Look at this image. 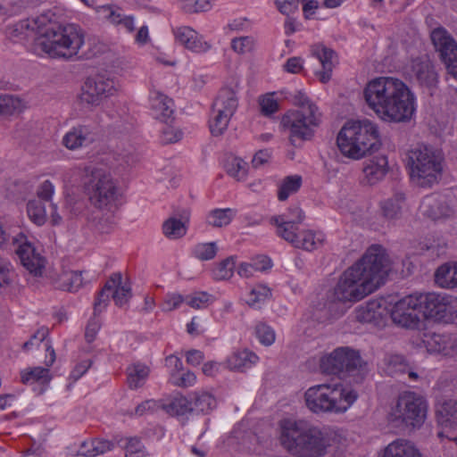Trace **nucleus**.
<instances>
[{
    "label": "nucleus",
    "instance_id": "19",
    "mask_svg": "<svg viewBox=\"0 0 457 457\" xmlns=\"http://www.w3.org/2000/svg\"><path fill=\"white\" fill-rule=\"evenodd\" d=\"M423 343L429 353H439L447 357L457 356V335L427 334Z\"/></svg>",
    "mask_w": 457,
    "mask_h": 457
},
{
    "label": "nucleus",
    "instance_id": "40",
    "mask_svg": "<svg viewBox=\"0 0 457 457\" xmlns=\"http://www.w3.org/2000/svg\"><path fill=\"white\" fill-rule=\"evenodd\" d=\"M232 115L212 106V116L209 120V128L212 136L222 135L228 129Z\"/></svg>",
    "mask_w": 457,
    "mask_h": 457
},
{
    "label": "nucleus",
    "instance_id": "22",
    "mask_svg": "<svg viewBox=\"0 0 457 457\" xmlns=\"http://www.w3.org/2000/svg\"><path fill=\"white\" fill-rule=\"evenodd\" d=\"M411 76L422 87L433 88L438 82V75L435 66L428 57L413 59L411 65Z\"/></svg>",
    "mask_w": 457,
    "mask_h": 457
},
{
    "label": "nucleus",
    "instance_id": "61",
    "mask_svg": "<svg viewBox=\"0 0 457 457\" xmlns=\"http://www.w3.org/2000/svg\"><path fill=\"white\" fill-rule=\"evenodd\" d=\"M100 328V319L93 313V317L88 320L85 330V338L87 343L95 341Z\"/></svg>",
    "mask_w": 457,
    "mask_h": 457
},
{
    "label": "nucleus",
    "instance_id": "7",
    "mask_svg": "<svg viewBox=\"0 0 457 457\" xmlns=\"http://www.w3.org/2000/svg\"><path fill=\"white\" fill-rule=\"evenodd\" d=\"M444 157L440 151L427 145H419L409 152L408 166L412 181L420 187L437 183L443 172Z\"/></svg>",
    "mask_w": 457,
    "mask_h": 457
},
{
    "label": "nucleus",
    "instance_id": "35",
    "mask_svg": "<svg viewBox=\"0 0 457 457\" xmlns=\"http://www.w3.org/2000/svg\"><path fill=\"white\" fill-rule=\"evenodd\" d=\"M150 373L148 366L143 363H135L127 368L128 384L129 388L141 387L146 381Z\"/></svg>",
    "mask_w": 457,
    "mask_h": 457
},
{
    "label": "nucleus",
    "instance_id": "6",
    "mask_svg": "<svg viewBox=\"0 0 457 457\" xmlns=\"http://www.w3.org/2000/svg\"><path fill=\"white\" fill-rule=\"evenodd\" d=\"M357 398L355 390L340 383L315 385L304 393L305 405L315 414L344 413Z\"/></svg>",
    "mask_w": 457,
    "mask_h": 457
},
{
    "label": "nucleus",
    "instance_id": "20",
    "mask_svg": "<svg viewBox=\"0 0 457 457\" xmlns=\"http://www.w3.org/2000/svg\"><path fill=\"white\" fill-rule=\"evenodd\" d=\"M285 241L290 243L294 247L305 251H313L321 246L325 241L322 232L312 229H300L295 233L287 232Z\"/></svg>",
    "mask_w": 457,
    "mask_h": 457
},
{
    "label": "nucleus",
    "instance_id": "53",
    "mask_svg": "<svg viewBox=\"0 0 457 457\" xmlns=\"http://www.w3.org/2000/svg\"><path fill=\"white\" fill-rule=\"evenodd\" d=\"M96 12L102 20L115 25L123 14L121 9L114 4H104L96 8Z\"/></svg>",
    "mask_w": 457,
    "mask_h": 457
},
{
    "label": "nucleus",
    "instance_id": "3",
    "mask_svg": "<svg viewBox=\"0 0 457 457\" xmlns=\"http://www.w3.org/2000/svg\"><path fill=\"white\" fill-rule=\"evenodd\" d=\"M388 270L385 249L378 245L369 247L363 256L348 268L333 289V301L357 302L365 297L384 279Z\"/></svg>",
    "mask_w": 457,
    "mask_h": 457
},
{
    "label": "nucleus",
    "instance_id": "4",
    "mask_svg": "<svg viewBox=\"0 0 457 457\" xmlns=\"http://www.w3.org/2000/svg\"><path fill=\"white\" fill-rule=\"evenodd\" d=\"M335 436L328 428L304 420L284 419L279 422L281 446L295 457H324Z\"/></svg>",
    "mask_w": 457,
    "mask_h": 457
},
{
    "label": "nucleus",
    "instance_id": "34",
    "mask_svg": "<svg viewBox=\"0 0 457 457\" xmlns=\"http://www.w3.org/2000/svg\"><path fill=\"white\" fill-rule=\"evenodd\" d=\"M113 446V443L109 440L95 438L90 442H83L79 450V454L86 457H95L111 451Z\"/></svg>",
    "mask_w": 457,
    "mask_h": 457
},
{
    "label": "nucleus",
    "instance_id": "11",
    "mask_svg": "<svg viewBox=\"0 0 457 457\" xmlns=\"http://www.w3.org/2000/svg\"><path fill=\"white\" fill-rule=\"evenodd\" d=\"M361 366L360 353L348 346L337 347L320 361L321 372L328 375H353L360 371Z\"/></svg>",
    "mask_w": 457,
    "mask_h": 457
},
{
    "label": "nucleus",
    "instance_id": "47",
    "mask_svg": "<svg viewBox=\"0 0 457 457\" xmlns=\"http://www.w3.org/2000/svg\"><path fill=\"white\" fill-rule=\"evenodd\" d=\"M192 404L194 411L208 413L216 407V399L207 392L197 393Z\"/></svg>",
    "mask_w": 457,
    "mask_h": 457
},
{
    "label": "nucleus",
    "instance_id": "12",
    "mask_svg": "<svg viewBox=\"0 0 457 457\" xmlns=\"http://www.w3.org/2000/svg\"><path fill=\"white\" fill-rule=\"evenodd\" d=\"M11 250L16 253L22 266L29 273L36 277L43 274L46 260L23 232L12 237Z\"/></svg>",
    "mask_w": 457,
    "mask_h": 457
},
{
    "label": "nucleus",
    "instance_id": "52",
    "mask_svg": "<svg viewBox=\"0 0 457 457\" xmlns=\"http://www.w3.org/2000/svg\"><path fill=\"white\" fill-rule=\"evenodd\" d=\"M214 301V296L207 292H195L185 296V303L194 309H204Z\"/></svg>",
    "mask_w": 457,
    "mask_h": 457
},
{
    "label": "nucleus",
    "instance_id": "28",
    "mask_svg": "<svg viewBox=\"0 0 457 457\" xmlns=\"http://www.w3.org/2000/svg\"><path fill=\"white\" fill-rule=\"evenodd\" d=\"M259 357L253 352L248 349L238 350L232 353L227 359L228 366L230 370L243 371L252 368Z\"/></svg>",
    "mask_w": 457,
    "mask_h": 457
},
{
    "label": "nucleus",
    "instance_id": "59",
    "mask_svg": "<svg viewBox=\"0 0 457 457\" xmlns=\"http://www.w3.org/2000/svg\"><path fill=\"white\" fill-rule=\"evenodd\" d=\"M232 49L238 54L250 52L253 47V39L251 37H240L231 41Z\"/></svg>",
    "mask_w": 457,
    "mask_h": 457
},
{
    "label": "nucleus",
    "instance_id": "39",
    "mask_svg": "<svg viewBox=\"0 0 457 457\" xmlns=\"http://www.w3.org/2000/svg\"><path fill=\"white\" fill-rule=\"evenodd\" d=\"M26 108L24 100L17 96L0 94V115H12Z\"/></svg>",
    "mask_w": 457,
    "mask_h": 457
},
{
    "label": "nucleus",
    "instance_id": "17",
    "mask_svg": "<svg viewBox=\"0 0 457 457\" xmlns=\"http://www.w3.org/2000/svg\"><path fill=\"white\" fill-rule=\"evenodd\" d=\"M97 129L92 124H79L72 127L62 139V144L69 150L87 147L96 140Z\"/></svg>",
    "mask_w": 457,
    "mask_h": 457
},
{
    "label": "nucleus",
    "instance_id": "31",
    "mask_svg": "<svg viewBox=\"0 0 457 457\" xmlns=\"http://www.w3.org/2000/svg\"><path fill=\"white\" fill-rule=\"evenodd\" d=\"M385 301L373 299L360 306L356 311V319L361 322H372L382 316Z\"/></svg>",
    "mask_w": 457,
    "mask_h": 457
},
{
    "label": "nucleus",
    "instance_id": "16",
    "mask_svg": "<svg viewBox=\"0 0 457 457\" xmlns=\"http://www.w3.org/2000/svg\"><path fill=\"white\" fill-rule=\"evenodd\" d=\"M420 301L421 315L426 319L444 320L452 306V296L445 294L427 293L417 295Z\"/></svg>",
    "mask_w": 457,
    "mask_h": 457
},
{
    "label": "nucleus",
    "instance_id": "57",
    "mask_svg": "<svg viewBox=\"0 0 457 457\" xmlns=\"http://www.w3.org/2000/svg\"><path fill=\"white\" fill-rule=\"evenodd\" d=\"M259 104L261 112L264 116H270L278 110V103L273 97V94L262 96L259 101Z\"/></svg>",
    "mask_w": 457,
    "mask_h": 457
},
{
    "label": "nucleus",
    "instance_id": "29",
    "mask_svg": "<svg viewBox=\"0 0 457 457\" xmlns=\"http://www.w3.org/2000/svg\"><path fill=\"white\" fill-rule=\"evenodd\" d=\"M383 457H422L419 450L408 440L396 439L384 451Z\"/></svg>",
    "mask_w": 457,
    "mask_h": 457
},
{
    "label": "nucleus",
    "instance_id": "27",
    "mask_svg": "<svg viewBox=\"0 0 457 457\" xmlns=\"http://www.w3.org/2000/svg\"><path fill=\"white\" fill-rule=\"evenodd\" d=\"M388 170L387 158L385 155L376 156L365 162L363 167L364 178L370 185L381 180Z\"/></svg>",
    "mask_w": 457,
    "mask_h": 457
},
{
    "label": "nucleus",
    "instance_id": "63",
    "mask_svg": "<svg viewBox=\"0 0 457 457\" xmlns=\"http://www.w3.org/2000/svg\"><path fill=\"white\" fill-rule=\"evenodd\" d=\"M185 303V297L179 294H169L166 295L162 304L164 312H171Z\"/></svg>",
    "mask_w": 457,
    "mask_h": 457
},
{
    "label": "nucleus",
    "instance_id": "13",
    "mask_svg": "<svg viewBox=\"0 0 457 457\" xmlns=\"http://www.w3.org/2000/svg\"><path fill=\"white\" fill-rule=\"evenodd\" d=\"M431 40L439 54V58L445 66L446 74L457 81V42L443 27L431 32Z\"/></svg>",
    "mask_w": 457,
    "mask_h": 457
},
{
    "label": "nucleus",
    "instance_id": "18",
    "mask_svg": "<svg viewBox=\"0 0 457 457\" xmlns=\"http://www.w3.org/2000/svg\"><path fill=\"white\" fill-rule=\"evenodd\" d=\"M305 214L299 206H292L282 214L275 215L270 218V223L276 226V233L278 237L285 239L287 232L295 233L300 228L303 222Z\"/></svg>",
    "mask_w": 457,
    "mask_h": 457
},
{
    "label": "nucleus",
    "instance_id": "33",
    "mask_svg": "<svg viewBox=\"0 0 457 457\" xmlns=\"http://www.w3.org/2000/svg\"><path fill=\"white\" fill-rule=\"evenodd\" d=\"M120 280H122V278L120 273L113 274L105 283L103 289L98 293L94 303L95 316L99 315L107 307L110 301V295H112L111 293L115 286L120 284Z\"/></svg>",
    "mask_w": 457,
    "mask_h": 457
},
{
    "label": "nucleus",
    "instance_id": "15",
    "mask_svg": "<svg viewBox=\"0 0 457 457\" xmlns=\"http://www.w3.org/2000/svg\"><path fill=\"white\" fill-rule=\"evenodd\" d=\"M116 91L117 84L114 79L107 74L99 73L87 79L82 87L81 100L96 106Z\"/></svg>",
    "mask_w": 457,
    "mask_h": 457
},
{
    "label": "nucleus",
    "instance_id": "43",
    "mask_svg": "<svg viewBox=\"0 0 457 457\" xmlns=\"http://www.w3.org/2000/svg\"><path fill=\"white\" fill-rule=\"evenodd\" d=\"M237 211L231 208L212 210L207 216L208 224L220 228L228 225L236 216Z\"/></svg>",
    "mask_w": 457,
    "mask_h": 457
},
{
    "label": "nucleus",
    "instance_id": "23",
    "mask_svg": "<svg viewBox=\"0 0 457 457\" xmlns=\"http://www.w3.org/2000/svg\"><path fill=\"white\" fill-rule=\"evenodd\" d=\"M176 40L186 48L195 53H205L211 45L190 27L183 26L173 30Z\"/></svg>",
    "mask_w": 457,
    "mask_h": 457
},
{
    "label": "nucleus",
    "instance_id": "41",
    "mask_svg": "<svg viewBox=\"0 0 457 457\" xmlns=\"http://www.w3.org/2000/svg\"><path fill=\"white\" fill-rule=\"evenodd\" d=\"M120 446L125 451V457H148L150 453L140 438L137 436L125 437L120 440Z\"/></svg>",
    "mask_w": 457,
    "mask_h": 457
},
{
    "label": "nucleus",
    "instance_id": "45",
    "mask_svg": "<svg viewBox=\"0 0 457 457\" xmlns=\"http://www.w3.org/2000/svg\"><path fill=\"white\" fill-rule=\"evenodd\" d=\"M27 212L29 220L37 226H42L46 221V206L41 200L29 201Z\"/></svg>",
    "mask_w": 457,
    "mask_h": 457
},
{
    "label": "nucleus",
    "instance_id": "32",
    "mask_svg": "<svg viewBox=\"0 0 457 457\" xmlns=\"http://www.w3.org/2000/svg\"><path fill=\"white\" fill-rule=\"evenodd\" d=\"M212 106L233 116L238 107L237 92L231 87L221 88Z\"/></svg>",
    "mask_w": 457,
    "mask_h": 457
},
{
    "label": "nucleus",
    "instance_id": "5",
    "mask_svg": "<svg viewBox=\"0 0 457 457\" xmlns=\"http://www.w3.org/2000/svg\"><path fill=\"white\" fill-rule=\"evenodd\" d=\"M337 144L346 157L359 160L378 150L380 145L379 132L370 120H349L340 129Z\"/></svg>",
    "mask_w": 457,
    "mask_h": 457
},
{
    "label": "nucleus",
    "instance_id": "9",
    "mask_svg": "<svg viewBox=\"0 0 457 457\" xmlns=\"http://www.w3.org/2000/svg\"><path fill=\"white\" fill-rule=\"evenodd\" d=\"M428 402L415 392L401 393L391 405L388 420L396 426L420 428L427 419Z\"/></svg>",
    "mask_w": 457,
    "mask_h": 457
},
{
    "label": "nucleus",
    "instance_id": "30",
    "mask_svg": "<svg viewBox=\"0 0 457 457\" xmlns=\"http://www.w3.org/2000/svg\"><path fill=\"white\" fill-rule=\"evenodd\" d=\"M404 203V194L402 192L395 193L393 196L380 203L383 216L389 220H398L402 216Z\"/></svg>",
    "mask_w": 457,
    "mask_h": 457
},
{
    "label": "nucleus",
    "instance_id": "62",
    "mask_svg": "<svg viewBox=\"0 0 457 457\" xmlns=\"http://www.w3.org/2000/svg\"><path fill=\"white\" fill-rule=\"evenodd\" d=\"M47 335H48V328L46 327L40 328L39 329L37 330L36 333H34L30 337L29 340L26 341L23 344V349L29 350L34 345H38L39 344H41L42 342L45 341Z\"/></svg>",
    "mask_w": 457,
    "mask_h": 457
},
{
    "label": "nucleus",
    "instance_id": "60",
    "mask_svg": "<svg viewBox=\"0 0 457 457\" xmlns=\"http://www.w3.org/2000/svg\"><path fill=\"white\" fill-rule=\"evenodd\" d=\"M12 273V263L7 259L0 257V287L11 283Z\"/></svg>",
    "mask_w": 457,
    "mask_h": 457
},
{
    "label": "nucleus",
    "instance_id": "44",
    "mask_svg": "<svg viewBox=\"0 0 457 457\" xmlns=\"http://www.w3.org/2000/svg\"><path fill=\"white\" fill-rule=\"evenodd\" d=\"M302 186V177L299 175L287 176L284 179L278 190V198L285 201L292 194L296 193Z\"/></svg>",
    "mask_w": 457,
    "mask_h": 457
},
{
    "label": "nucleus",
    "instance_id": "56",
    "mask_svg": "<svg viewBox=\"0 0 457 457\" xmlns=\"http://www.w3.org/2000/svg\"><path fill=\"white\" fill-rule=\"evenodd\" d=\"M162 129L161 140L163 144H172L182 138L183 133L180 129L170 126L168 122Z\"/></svg>",
    "mask_w": 457,
    "mask_h": 457
},
{
    "label": "nucleus",
    "instance_id": "54",
    "mask_svg": "<svg viewBox=\"0 0 457 457\" xmlns=\"http://www.w3.org/2000/svg\"><path fill=\"white\" fill-rule=\"evenodd\" d=\"M111 294L115 302V304L120 307L126 304L132 296L129 284H122L121 281L120 284H118L114 287Z\"/></svg>",
    "mask_w": 457,
    "mask_h": 457
},
{
    "label": "nucleus",
    "instance_id": "51",
    "mask_svg": "<svg viewBox=\"0 0 457 457\" xmlns=\"http://www.w3.org/2000/svg\"><path fill=\"white\" fill-rule=\"evenodd\" d=\"M218 252V246L215 242L199 243L192 249V254L200 261H210L213 259Z\"/></svg>",
    "mask_w": 457,
    "mask_h": 457
},
{
    "label": "nucleus",
    "instance_id": "2",
    "mask_svg": "<svg viewBox=\"0 0 457 457\" xmlns=\"http://www.w3.org/2000/svg\"><path fill=\"white\" fill-rule=\"evenodd\" d=\"M363 96L370 109L386 122H407L416 112L414 93L397 78L382 76L372 79L365 86Z\"/></svg>",
    "mask_w": 457,
    "mask_h": 457
},
{
    "label": "nucleus",
    "instance_id": "48",
    "mask_svg": "<svg viewBox=\"0 0 457 457\" xmlns=\"http://www.w3.org/2000/svg\"><path fill=\"white\" fill-rule=\"evenodd\" d=\"M235 269L234 257L230 256L219 262L212 270V276L216 280H225L232 277Z\"/></svg>",
    "mask_w": 457,
    "mask_h": 457
},
{
    "label": "nucleus",
    "instance_id": "49",
    "mask_svg": "<svg viewBox=\"0 0 457 457\" xmlns=\"http://www.w3.org/2000/svg\"><path fill=\"white\" fill-rule=\"evenodd\" d=\"M164 235L170 239L180 238L187 233L185 224L179 219L170 218L162 225Z\"/></svg>",
    "mask_w": 457,
    "mask_h": 457
},
{
    "label": "nucleus",
    "instance_id": "58",
    "mask_svg": "<svg viewBox=\"0 0 457 457\" xmlns=\"http://www.w3.org/2000/svg\"><path fill=\"white\" fill-rule=\"evenodd\" d=\"M209 7V0H181V8L186 12H204Z\"/></svg>",
    "mask_w": 457,
    "mask_h": 457
},
{
    "label": "nucleus",
    "instance_id": "1",
    "mask_svg": "<svg viewBox=\"0 0 457 457\" xmlns=\"http://www.w3.org/2000/svg\"><path fill=\"white\" fill-rule=\"evenodd\" d=\"M20 28L35 33L31 50L38 56L46 54L53 59L70 61L79 54L85 44V34L79 26L60 23L50 11L21 21Z\"/></svg>",
    "mask_w": 457,
    "mask_h": 457
},
{
    "label": "nucleus",
    "instance_id": "8",
    "mask_svg": "<svg viewBox=\"0 0 457 457\" xmlns=\"http://www.w3.org/2000/svg\"><path fill=\"white\" fill-rule=\"evenodd\" d=\"M320 122L317 106L307 96H302L300 109L287 112L280 120V130L288 134L293 145L297 141L310 139L313 135V128Z\"/></svg>",
    "mask_w": 457,
    "mask_h": 457
},
{
    "label": "nucleus",
    "instance_id": "38",
    "mask_svg": "<svg viewBox=\"0 0 457 457\" xmlns=\"http://www.w3.org/2000/svg\"><path fill=\"white\" fill-rule=\"evenodd\" d=\"M21 380L23 384H47L51 380L49 369L39 366L25 369L21 372Z\"/></svg>",
    "mask_w": 457,
    "mask_h": 457
},
{
    "label": "nucleus",
    "instance_id": "25",
    "mask_svg": "<svg viewBox=\"0 0 457 457\" xmlns=\"http://www.w3.org/2000/svg\"><path fill=\"white\" fill-rule=\"evenodd\" d=\"M84 273L82 270H63L52 279V283L56 289L74 293L89 282L83 277Z\"/></svg>",
    "mask_w": 457,
    "mask_h": 457
},
{
    "label": "nucleus",
    "instance_id": "46",
    "mask_svg": "<svg viewBox=\"0 0 457 457\" xmlns=\"http://www.w3.org/2000/svg\"><path fill=\"white\" fill-rule=\"evenodd\" d=\"M271 295L270 289L263 285H256L247 295L246 303L253 308H259Z\"/></svg>",
    "mask_w": 457,
    "mask_h": 457
},
{
    "label": "nucleus",
    "instance_id": "26",
    "mask_svg": "<svg viewBox=\"0 0 457 457\" xmlns=\"http://www.w3.org/2000/svg\"><path fill=\"white\" fill-rule=\"evenodd\" d=\"M420 212L421 215L434 220L450 216L452 214L451 208L442 202L440 195L436 194L426 195L422 199L420 204Z\"/></svg>",
    "mask_w": 457,
    "mask_h": 457
},
{
    "label": "nucleus",
    "instance_id": "14",
    "mask_svg": "<svg viewBox=\"0 0 457 457\" xmlns=\"http://www.w3.org/2000/svg\"><path fill=\"white\" fill-rule=\"evenodd\" d=\"M390 316L393 322L401 328H417L421 318L420 301L417 295H409L396 301L391 308Z\"/></svg>",
    "mask_w": 457,
    "mask_h": 457
},
{
    "label": "nucleus",
    "instance_id": "10",
    "mask_svg": "<svg viewBox=\"0 0 457 457\" xmlns=\"http://www.w3.org/2000/svg\"><path fill=\"white\" fill-rule=\"evenodd\" d=\"M85 189L91 204L98 209L111 210L118 199V187L111 174L102 169L87 167Z\"/></svg>",
    "mask_w": 457,
    "mask_h": 457
},
{
    "label": "nucleus",
    "instance_id": "37",
    "mask_svg": "<svg viewBox=\"0 0 457 457\" xmlns=\"http://www.w3.org/2000/svg\"><path fill=\"white\" fill-rule=\"evenodd\" d=\"M455 263L441 265L435 273L436 283L443 288H454L456 286Z\"/></svg>",
    "mask_w": 457,
    "mask_h": 457
},
{
    "label": "nucleus",
    "instance_id": "21",
    "mask_svg": "<svg viewBox=\"0 0 457 457\" xmlns=\"http://www.w3.org/2000/svg\"><path fill=\"white\" fill-rule=\"evenodd\" d=\"M311 53L312 56L317 59L322 67L321 71H315V75L320 82H328L331 79L335 63L337 61L336 52L322 44H316L312 46Z\"/></svg>",
    "mask_w": 457,
    "mask_h": 457
},
{
    "label": "nucleus",
    "instance_id": "55",
    "mask_svg": "<svg viewBox=\"0 0 457 457\" xmlns=\"http://www.w3.org/2000/svg\"><path fill=\"white\" fill-rule=\"evenodd\" d=\"M170 382L176 386L179 387H189L195 384L196 376L194 372L187 370L183 374L170 373Z\"/></svg>",
    "mask_w": 457,
    "mask_h": 457
},
{
    "label": "nucleus",
    "instance_id": "64",
    "mask_svg": "<svg viewBox=\"0 0 457 457\" xmlns=\"http://www.w3.org/2000/svg\"><path fill=\"white\" fill-rule=\"evenodd\" d=\"M278 11L287 16L294 13L298 9V0H276Z\"/></svg>",
    "mask_w": 457,
    "mask_h": 457
},
{
    "label": "nucleus",
    "instance_id": "42",
    "mask_svg": "<svg viewBox=\"0 0 457 457\" xmlns=\"http://www.w3.org/2000/svg\"><path fill=\"white\" fill-rule=\"evenodd\" d=\"M227 173L237 180L245 179L247 174V163L241 158L232 154L228 155L224 161Z\"/></svg>",
    "mask_w": 457,
    "mask_h": 457
},
{
    "label": "nucleus",
    "instance_id": "50",
    "mask_svg": "<svg viewBox=\"0 0 457 457\" xmlns=\"http://www.w3.org/2000/svg\"><path fill=\"white\" fill-rule=\"evenodd\" d=\"M254 335L259 342L265 345H271L276 339L274 329L264 321H258L254 326Z\"/></svg>",
    "mask_w": 457,
    "mask_h": 457
},
{
    "label": "nucleus",
    "instance_id": "36",
    "mask_svg": "<svg viewBox=\"0 0 457 457\" xmlns=\"http://www.w3.org/2000/svg\"><path fill=\"white\" fill-rule=\"evenodd\" d=\"M163 410L171 416H184L194 411L192 402L183 395H178L163 404Z\"/></svg>",
    "mask_w": 457,
    "mask_h": 457
},
{
    "label": "nucleus",
    "instance_id": "24",
    "mask_svg": "<svg viewBox=\"0 0 457 457\" xmlns=\"http://www.w3.org/2000/svg\"><path fill=\"white\" fill-rule=\"evenodd\" d=\"M149 104L152 115L162 122H169L174 113V104L171 98L158 90H151Z\"/></svg>",
    "mask_w": 457,
    "mask_h": 457
}]
</instances>
